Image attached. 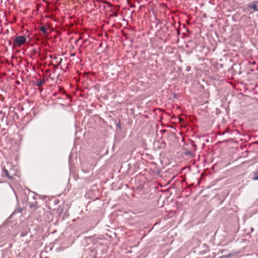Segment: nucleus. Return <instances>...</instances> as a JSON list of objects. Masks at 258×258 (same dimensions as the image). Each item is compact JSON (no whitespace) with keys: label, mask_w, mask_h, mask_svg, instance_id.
I'll list each match as a JSON object with an SVG mask.
<instances>
[{"label":"nucleus","mask_w":258,"mask_h":258,"mask_svg":"<svg viewBox=\"0 0 258 258\" xmlns=\"http://www.w3.org/2000/svg\"><path fill=\"white\" fill-rule=\"evenodd\" d=\"M59 91H60V92H61L63 94L65 93L64 90H63V88H59Z\"/></svg>","instance_id":"17"},{"label":"nucleus","mask_w":258,"mask_h":258,"mask_svg":"<svg viewBox=\"0 0 258 258\" xmlns=\"http://www.w3.org/2000/svg\"><path fill=\"white\" fill-rule=\"evenodd\" d=\"M247 8L252 9L253 11H258V1H253L247 5Z\"/></svg>","instance_id":"5"},{"label":"nucleus","mask_w":258,"mask_h":258,"mask_svg":"<svg viewBox=\"0 0 258 258\" xmlns=\"http://www.w3.org/2000/svg\"><path fill=\"white\" fill-rule=\"evenodd\" d=\"M188 149L191 151H195L197 150V145L195 144V142L190 139H188L187 143H185L184 146L183 147V150L184 151Z\"/></svg>","instance_id":"3"},{"label":"nucleus","mask_w":258,"mask_h":258,"mask_svg":"<svg viewBox=\"0 0 258 258\" xmlns=\"http://www.w3.org/2000/svg\"><path fill=\"white\" fill-rule=\"evenodd\" d=\"M93 3L94 4V7L95 8H100V5H98L97 4H96V1L95 0H93Z\"/></svg>","instance_id":"15"},{"label":"nucleus","mask_w":258,"mask_h":258,"mask_svg":"<svg viewBox=\"0 0 258 258\" xmlns=\"http://www.w3.org/2000/svg\"><path fill=\"white\" fill-rule=\"evenodd\" d=\"M57 217L61 218V220H63L65 218L69 216L68 209L67 205L59 206L57 210Z\"/></svg>","instance_id":"2"},{"label":"nucleus","mask_w":258,"mask_h":258,"mask_svg":"<svg viewBox=\"0 0 258 258\" xmlns=\"http://www.w3.org/2000/svg\"><path fill=\"white\" fill-rule=\"evenodd\" d=\"M75 55H76V53H72V54H71V56H75Z\"/></svg>","instance_id":"20"},{"label":"nucleus","mask_w":258,"mask_h":258,"mask_svg":"<svg viewBox=\"0 0 258 258\" xmlns=\"http://www.w3.org/2000/svg\"><path fill=\"white\" fill-rule=\"evenodd\" d=\"M56 95H57V94H56V93H53V95H54V96H56Z\"/></svg>","instance_id":"21"},{"label":"nucleus","mask_w":258,"mask_h":258,"mask_svg":"<svg viewBox=\"0 0 258 258\" xmlns=\"http://www.w3.org/2000/svg\"><path fill=\"white\" fill-rule=\"evenodd\" d=\"M50 28L51 25L49 23H46L45 24L41 23L38 27V29L41 31L45 36H48L49 35V33L48 32V30Z\"/></svg>","instance_id":"4"},{"label":"nucleus","mask_w":258,"mask_h":258,"mask_svg":"<svg viewBox=\"0 0 258 258\" xmlns=\"http://www.w3.org/2000/svg\"><path fill=\"white\" fill-rule=\"evenodd\" d=\"M253 230V229L252 228H251V231H252Z\"/></svg>","instance_id":"23"},{"label":"nucleus","mask_w":258,"mask_h":258,"mask_svg":"<svg viewBox=\"0 0 258 258\" xmlns=\"http://www.w3.org/2000/svg\"><path fill=\"white\" fill-rule=\"evenodd\" d=\"M184 154L185 155H188L192 157L194 155V154L192 153V151H191L190 150H186L184 151Z\"/></svg>","instance_id":"12"},{"label":"nucleus","mask_w":258,"mask_h":258,"mask_svg":"<svg viewBox=\"0 0 258 258\" xmlns=\"http://www.w3.org/2000/svg\"><path fill=\"white\" fill-rule=\"evenodd\" d=\"M3 176L7 177L9 179H12L13 178V176L10 175L8 170H7L5 167L3 168Z\"/></svg>","instance_id":"8"},{"label":"nucleus","mask_w":258,"mask_h":258,"mask_svg":"<svg viewBox=\"0 0 258 258\" xmlns=\"http://www.w3.org/2000/svg\"><path fill=\"white\" fill-rule=\"evenodd\" d=\"M252 174V179L253 180H258V170L253 172Z\"/></svg>","instance_id":"10"},{"label":"nucleus","mask_w":258,"mask_h":258,"mask_svg":"<svg viewBox=\"0 0 258 258\" xmlns=\"http://www.w3.org/2000/svg\"><path fill=\"white\" fill-rule=\"evenodd\" d=\"M97 2H101V3H106V4H107V5H108V6H109V7H112V5L110 3H109V2H104V1H103V0H97Z\"/></svg>","instance_id":"13"},{"label":"nucleus","mask_w":258,"mask_h":258,"mask_svg":"<svg viewBox=\"0 0 258 258\" xmlns=\"http://www.w3.org/2000/svg\"><path fill=\"white\" fill-rule=\"evenodd\" d=\"M13 40V47H21L26 42L27 38L24 35H16L11 38Z\"/></svg>","instance_id":"1"},{"label":"nucleus","mask_w":258,"mask_h":258,"mask_svg":"<svg viewBox=\"0 0 258 258\" xmlns=\"http://www.w3.org/2000/svg\"><path fill=\"white\" fill-rule=\"evenodd\" d=\"M8 43H9V45H12V41H11V40H9V41H8Z\"/></svg>","instance_id":"19"},{"label":"nucleus","mask_w":258,"mask_h":258,"mask_svg":"<svg viewBox=\"0 0 258 258\" xmlns=\"http://www.w3.org/2000/svg\"><path fill=\"white\" fill-rule=\"evenodd\" d=\"M132 7H135V5H134V6H132Z\"/></svg>","instance_id":"22"},{"label":"nucleus","mask_w":258,"mask_h":258,"mask_svg":"<svg viewBox=\"0 0 258 258\" xmlns=\"http://www.w3.org/2000/svg\"><path fill=\"white\" fill-rule=\"evenodd\" d=\"M33 193L35 195H34V196H33V199H34V200H35V199H36V198H35V196H39V198H41V199H42V200H45V196H41L38 195V194H36V193H35V192H33Z\"/></svg>","instance_id":"14"},{"label":"nucleus","mask_w":258,"mask_h":258,"mask_svg":"<svg viewBox=\"0 0 258 258\" xmlns=\"http://www.w3.org/2000/svg\"><path fill=\"white\" fill-rule=\"evenodd\" d=\"M58 10V8L55 5H53L51 7L48 8L49 12L51 13V15L52 16H53V17L54 16V14H53V12H55Z\"/></svg>","instance_id":"7"},{"label":"nucleus","mask_w":258,"mask_h":258,"mask_svg":"<svg viewBox=\"0 0 258 258\" xmlns=\"http://www.w3.org/2000/svg\"><path fill=\"white\" fill-rule=\"evenodd\" d=\"M115 123H116V131H120L121 130V122L119 120L118 122H116V120L114 121Z\"/></svg>","instance_id":"11"},{"label":"nucleus","mask_w":258,"mask_h":258,"mask_svg":"<svg viewBox=\"0 0 258 258\" xmlns=\"http://www.w3.org/2000/svg\"><path fill=\"white\" fill-rule=\"evenodd\" d=\"M82 47V45H80V47H79V51L80 53H82V51H81V47Z\"/></svg>","instance_id":"18"},{"label":"nucleus","mask_w":258,"mask_h":258,"mask_svg":"<svg viewBox=\"0 0 258 258\" xmlns=\"http://www.w3.org/2000/svg\"><path fill=\"white\" fill-rule=\"evenodd\" d=\"M45 83V78H39L36 80V85L39 88V90L41 89V87Z\"/></svg>","instance_id":"6"},{"label":"nucleus","mask_w":258,"mask_h":258,"mask_svg":"<svg viewBox=\"0 0 258 258\" xmlns=\"http://www.w3.org/2000/svg\"><path fill=\"white\" fill-rule=\"evenodd\" d=\"M29 206L31 209H32L34 210L37 209L38 208L37 206V202L36 201H34V202H30L29 203Z\"/></svg>","instance_id":"9"},{"label":"nucleus","mask_w":258,"mask_h":258,"mask_svg":"<svg viewBox=\"0 0 258 258\" xmlns=\"http://www.w3.org/2000/svg\"><path fill=\"white\" fill-rule=\"evenodd\" d=\"M232 254L230 253L228 255L221 256L220 258H228L231 256Z\"/></svg>","instance_id":"16"}]
</instances>
